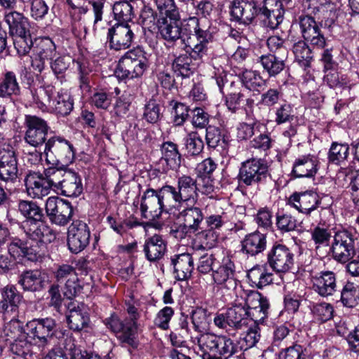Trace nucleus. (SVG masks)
I'll use <instances>...</instances> for the list:
<instances>
[{
    "label": "nucleus",
    "mask_w": 359,
    "mask_h": 359,
    "mask_svg": "<svg viewBox=\"0 0 359 359\" xmlns=\"http://www.w3.org/2000/svg\"><path fill=\"white\" fill-rule=\"evenodd\" d=\"M292 52L297 62L304 67H310L313 60V53L310 47L304 41H299L292 47Z\"/></svg>",
    "instance_id": "nucleus-46"
},
{
    "label": "nucleus",
    "mask_w": 359,
    "mask_h": 359,
    "mask_svg": "<svg viewBox=\"0 0 359 359\" xmlns=\"http://www.w3.org/2000/svg\"><path fill=\"white\" fill-rule=\"evenodd\" d=\"M349 154V147L347 144L333 142L328 152L330 163L339 165L344 162Z\"/></svg>",
    "instance_id": "nucleus-54"
},
{
    "label": "nucleus",
    "mask_w": 359,
    "mask_h": 359,
    "mask_svg": "<svg viewBox=\"0 0 359 359\" xmlns=\"http://www.w3.org/2000/svg\"><path fill=\"white\" fill-rule=\"evenodd\" d=\"M311 236L316 251L322 247H328L330 245L331 233L327 229L316 226L311 231Z\"/></svg>",
    "instance_id": "nucleus-58"
},
{
    "label": "nucleus",
    "mask_w": 359,
    "mask_h": 359,
    "mask_svg": "<svg viewBox=\"0 0 359 359\" xmlns=\"http://www.w3.org/2000/svg\"><path fill=\"white\" fill-rule=\"evenodd\" d=\"M143 116L149 123H156L162 116L159 103L155 100H149L144 106Z\"/></svg>",
    "instance_id": "nucleus-60"
},
{
    "label": "nucleus",
    "mask_w": 359,
    "mask_h": 359,
    "mask_svg": "<svg viewBox=\"0 0 359 359\" xmlns=\"http://www.w3.org/2000/svg\"><path fill=\"white\" fill-rule=\"evenodd\" d=\"M358 238L359 234L348 230L337 231L329 248L332 258L339 263L348 262L356 253Z\"/></svg>",
    "instance_id": "nucleus-5"
},
{
    "label": "nucleus",
    "mask_w": 359,
    "mask_h": 359,
    "mask_svg": "<svg viewBox=\"0 0 359 359\" xmlns=\"http://www.w3.org/2000/svg\"><path fill=\"white\" fill-rule=\"evenodd\" d=\"M53 167L45 169L43 173L29 170L25 177L27 194L33 198H41L53 189Z\"/></svg>",
    "instance_id": "nucleus-8"
},
{
    "label": "nucleus",
    "mask_w": 359,
    "mask_h": 359,
    "mask_svg": "<svg viewBox=\"0 0 359 359\" xmlns=\"http://www.w3.org/2000/svg\"><path fill=\"white\" fill-rule=\"evenodd\" d=\"M140 20L145 28L151 30L157 27V13L149 6H144L142 8Z\"/></svg>",
    "instance_id": "nucleus-62"
},
{
    "label": "nucleus",
    "mask_w": 359,
    "mask_h": 359,
    "mask_svg": "<svg viewBox=\"0 0 359 359\" xmlns=\"http://www.w3.org/2000/svg\"><path fill=\"white\" fill-rule=\"evenodd\" d=\"M321 203L319 196L313 191L294 193L289 198V204L299 212L310 215Z\"/></svg>",
    "instance_id": "nucleus-25"
},
{
    "label": "nucleus",
    "mask_w": 359,
    "mask_h": 359,
    "mask_svg": "<svg viewBox=\"0 0 359 359\" xmlns=\"http://www.w3.org/2000/svg\"><path fill=\"white\" fill-rule=\"evenodd\" d=\"M260 330L259 325L253 324L242 334L238 341L240 350L245 351L255 346L260 339Z\"/></svg>",
    "instance_id": "nucleus-47"
},
{
    "label": "nucleus",
    "mask_w": 359,
    "mask_h": 359,
    "mask_svg": "<svg viewBox=\"0 0 359 359\" xmlns=\"http://www.w3.org/2000/svg\"><path fill=\"white\" fill-rule=\"evenodd\" d=\"M173 315V309L170 306H165L158 312L154 319L155 325L163 330H168L169 328V322Z\"/></svg>",
    "instance_id": "nucleus-64"
},
{
    "label": "nucleus",
    "mask_w": 359,
    "mask_h": 359,
    "mask_svg": "<svg viewBox=\"0 0 359 359\" xmlns=\"http://www.w3.org/2000/svg\"><path fill=\"white\" fill-rule=\"evenodd\" d=\"M67 320L69 329L80 332L87 328L90 323V318L88 312L83 307L69 308V314L67 316Z\"/></svg>",
    "instance_id": "nucleus-36"
},
{
    "label": "nucleus",
    "mask_w": 359,
    "mask_h": 359,
    "mask_svg": "<svg viewBox=\"0 0 359 359\" xmlns=\"http://www.w3.org/2000/svg\"><path fill=\"white\" fill-rule=\"evenodd\" d=\"M43 153L48 163L62 167L72 163L75 156L73 145L60 136L48 138Z\"/></svg>",
    "instance_id": "nucleus-6"
},
{
    "label": "nucleus",
    "mask_w": 359,
    "mask_h": 359,
    "mask_svg": "<svg viewBox=\"0 0 359 359\" xmlns=\"http://www.w3.org/2000/svg\"><path fill=\"white\" fill-rule=\"evenodd\" d=\"M175 207L165 186L154 189H146L141 196L140 210L142 217L150 221H156L163 212L168 213Z\"/></svg>",
    "instance_id": "nucleus-1"
},
{
    "label": "nucleus",
    "mask_w": 359,
    "mask_h": 359,
    "mask_svg": "<svg viewBox=\"0 0 359 359\" xmlns=\"http://www.w3.org/2000/svg\"><path fill=\"white\" fill-rule=\"evenodd\" d=\"M18 211L25 218V220L44 219L43 210L36 202L32 201H20L18 205Z\"/></svg>",
    "instance_id": "nucleus-44"
},
{
    "label": "nucleus",
    "mask_w": 359,
    "mask_h": 359,
    "mask_svg": "<svg viewBox=\"0 0 359 359\" xmlns=\"http://www.w3.org/2000/svg\"><path fill=\"white\" fill-rule=\"evenodd\" d=\"M2 299L0 302V310L4 314L9 313L16 314L22 296L13 286H7L2 290Z\"/></svg>",
    "instance_id": "nucleus-30"
},
{
    "label": "nucleus",
    "mask_w": 359,
    "mask_h": 359,
    "mask_svg": "<svg viewBox=\"0 0 359 359\" xmlns=\"http://www.w3.org/2000/svg\"><path fill=\"white\" fill-rule=\"evenodd\" d=\"M171 263L177 280H186L191 276L194 269V260L190 254L182 253L175 255L171 259Z\"/></svg>",
    "instance_id": "nucleus-31"
},
{
    "label": "nucleus",
    "mask_w": 359,
    "mask_h": 359,
    "mask_svg": "<svg viewBox=\"0 0 359 359\" xmlns=\"http://www.w3.org/2000/svg\"><path fill=\"white\" fill-rule=\"evenodd\" d=\"M312 288L320 296H332L337 290L336 274L331 271H322L312 276Z\"/></svg>",
    "instance_id": "nucleus-24"
},
{
    "label": "nucleus",
    "mask_w": 359,
    "mask_h": 359,
    "mask_svg": "<svg viewBox=\"0 0 359 359\" xmlns=\"http://www.w3.org/2000/svg\"><path fill=\"white\" fill-rule=\"evenodd\" d=\"M166 250V243L158 234L147 238L143 245L145 257L150 262H155L163 258Z\"/></svg>",
    "instance_id": "nucleus-28"
},
{
    "label": "nucleus",
    "mask_w": 359,
    "mask_h": 359,
    "mask_svg": "<svg viewBox=\"0 0 359 359\" xmlns=\"http://www.w3.org/2000/svg\"><path fill=\"white\" fill-rule=\"evenodd\" d=\"M56 322L52 318H34L26 324V334L44 351L50 345L56 328Z\"/></svg>",
    "instance_id": "nucleus-7"
},
{
    "label": "nucleus",
    "mask_w": 359,
    "mask_h": 359,
    "mask_svg": "<svg viewBox=\"0 0 359 359\" xmlns=\"http://www.w3.org/2000/svg\"><path fill=\"white\" fill-rule=\"evenodd\" d=\"M267 46L271 52L277 54L278 56L286 57L287 55V48L285 41L278 36H271L267 39Z\"/></svg>",
    "instance_id": "nucleus-63"
},
{
    "label": "nucleus",
    "mask_w": 359,
    "mask_h": 359,
    "mask_svg": "<svg viewBox=\"0 0 359 359\" xmlns=\"http://www.w3.org/2000/svg\"><path fill=\"white\" fill-rule=\"evenodd\" d=\"M241 243V250L243 253L255 256L266 249V236L264 233L255 231L246 235Z\"/></svg>",
    "instance_id": "nucleus-29"
},
{
    "label": "nucleus",
    "mask_w": 359,
    "mask_h": 359,
    "mask_svg": "<svg viewBox=\"0 0 359 359\" xmlns=\"http://www.w3.org/2000/svg\"><path fill=\"white\" fill-rule=\"evenodd\" d=\"M134 39L133 29L128 23H116L109 28L107 35L109 48L116 51L130 48Z\"/></svg>",
    "instance_id": "nucleus-14"
},
{
    "label": "nucleus",
    "mask_w": 359,
    "mask_h": 359,
    "mask_svg": "<svg viewBox=\"0 0 359 359\" xmlns=\"http://www.w3.org/2000/svg\"><path fill=\"white\" fill-rule=\"evenodd\" d=\"M18 283L24 290L30 292L41 291L46 286L45 278L38 270L24 271L20 275Z\"/></svg>",
    "instance_id": "nucleus-32"
},
{
    "label": "nucleus",
    "mask_w": 359,
    "mask_h": 359,
    "mask_svg": "<svg viewBox=\"0 0 359 359\" xmlns=\"http://www.w3.org/2000/svg\"><path fill=\"white\" fill-rule=\"evenodd\" d=\"M245 96L243 90L238 83L231 81L229 89L225 96V104L229 111L236 112L245 101Z\"/></svg>",
    "instance_id": "nucleus-38"
},
{
    "label": "nucleus",
    "mask_w": 359,
    "mask_h": 359,
    "mask_svg": "<svg viewBox=\"0 0 359 359\" xmlns=\"http://www.w3.org/2000/svg\"><path fill=\"white\" fill-rule=\"evenodd\" d=\"M359 292L353 283H348L341 292V301L347 307H354L358 304Z\"/></svg>",
    "instance_id": "nucleus-57"
},
{
    "label": "nucleus",
    "mask_w": 359,
    "mask_h": 359,
    "mask_svg": "<svg viewBox=\"0 0 359 359\" xmlns=\"http://www.w3.org/2000/svg\"><path fill=\"white\" fill-rule=\"evenodd\" d=\"M67 4L70 6L71 9L69 13L71 17V24L73 29L80 28L83 25L82 21H84L83 15H85L88 9L87 6L78 2L75 4L72 0H67Z\"/></svg>",
    "instance_id": "nucleus-52"
},
{
    "label": "nucleus",
    "mask_w": 359,
    "mask_h": 359,
    "mask_svg": "<svg viewBox=\"0 0 359 359\" xmlns=\"http://www.w3.org/2000/svg\"><path fill=\"white\" fill-rule=\"evenodd\" d=\"M284 58L275 54H268L260 56L259 62L264 71L271 77L276 76L284 69L285 66Z\"/></svg>",
    "instance_id": "nucleus-39"
},
{
    "label": "nucleus",
    "mask_w": 359,
    "mask_h": 359,
    "mask_svg": "<svg viewBox=\"0 0 359 359\" xmlns=\"http://www.w3.org/2000/svg\"><path fill=\"white\" fill-rule=\"evenodd\" d=\"M53 94V87L47 86L40 87L33 93V98L37 107L44 111L47 109V104L51 102V97Z\"/></svg>",
    "instance_id": "nucleus-55"
},
{
    "label": "nucleus",
    "mask_w": 359,
    "mask_h": 359,
    "mask_svg": "<svg viewBox=\"0 0 359 359\" xmlns=\"http://www.w3.org/2000/svg\"><path fill=\"white\" fill-rule=\"evenodd\" d=\"M46 212L52 224L63 226L71 220L73 208L67 201L49 197L46 203Z\"/></svg>",
    "instance_id": "nucleus-15"
},
{
    "label": "nucleus",
    "mask_w": 359,
    "mask_h": 359,
    "mask_svg": "<svg viewBox=\"0 0 359 359\" xmlns=\"http://www.w3.org/2000/svg\"><path fill=\"white\" fill-rule=\"evenodd\" d=\"M4 20L9 27V33L14 36L24 34L29 31L28 18L18 11H10L5 14Z\"/></svg>",
    "instance_id": "nucleus-33"
},
{
    "label": "nucleus",
    "mask_w": 359,
    "mask_h": 359,
    "mask_svg": "<svg viewBox=\"0 0 359 359\" xmlns=\"http://www.w3.org/2000/svg\"><path fill=\"white\" fill-rule=\"evenodd\" d=\"M90 231L84 222L76 219L68 228L67 245L69 250L74 254L83 251L89 244Z\"/></svg>",
    "instance_id": "nucleus-16"
},
{
    "label": "nucleus",
    "mask_w": 359,
    "mask_h": 359,
    "mask_svg": "<svg viewBox=\"0 0 359 359\" xmlns=\"http://www.w3.org/2000/svg\"><path fill=\"white\" fill-rule=\"evenodd\" d=\"M14 36L13 43L18 54L25 55L28 53L33 45L30 32L28 31L27 33L24 34H16Z\"/></svg>",
    "instance_id": "nucleus-61"
},
{
    "label": "nucleus",
    "mask_w": 359,
    "mask_h": 359,
    "mask_svg": "<svg viewBox=\"0 0 359 359\" xmlns=\"http://www.w3.org/2000/svg\"><path fill=\"white\" fill-rule=\"evenodd\" d=\"M8 251L14 259L25 257L29 261L36 262L41 257L38 245H32L29 241L14 238L8 246Z\"/></svg>",
    "instance_id": "nucleus-26"
},
{
    "label": "nucleus",
    "mask_w": 359,
    "mask_h": 359,
    "mask_svg": "<svg viewBox=\"0 0 359 359\" xmlns=\"http://www.w3.org/2000/svg\"><path fill=\"white\" fill-rule=\"evenodd\" d=\"M165 186L175 206L183 202L196 201V180L189 175H183L179 177L177 188L171 185Z\"/></svg>",
    "instance_id": "nucleus-12"
},
{
    "label": "nucleus",
    "mask_w": 359,
    "mask_h": 359,
    "mask_svg": "<svg viewBox=\"0 0 359 359\" xmlns=\"http://www.w3.org/2000/svg\"><path fill=\"white\" fill-rule=\"evenodd\" d=\"M161 161H164L167 170H176L182 163V156L179 152L177 145L172 142H165L161 146Z\"/></svg>",
    "instance_id": "nucleus-37"
},
{
    "label": "nucleus",
    "mask_w": 359,
    "mask_h": 359,
    "mask_svg": "<svg viewBox=\"0 0 359 359\" xmlns=\"http://www.w3.org/2000/svg\"><path fill=\"white\" fill-rule=\"evenodd\" d=\"M149 67L147 53L140 47L128 52L119 60L116 74L121 79L141 76Z\"/></svg>",
    "instance_id": "nucleus-2"
},
{
    "label": "nucleus",
    "mask_w": 359,
    "mask_h": 359,
    "mask_svg": "<svg viewBox=\"0 0 359 359\" xmlns=\"http://www.w3.org/2000/svg\"><path fill=\"white\" fill-rule=\"evenodd\" d=\"M267 262L277 273H286L293 266L294 254L284 245H274L268 252Z\"/></svg>",
    "instance_id": "nucleus-18"
},
{
    "label": "nucleus",
    "mask_w": 359,
    "mask_h": 359,
    "mask_svg": "<svg viewBox=\"0 0 359 359\" xmlns=\"http://www.w3.org/2000/svg\"><path fill=\"white\" fill-rule=\"evenodd\" d=\"M299 25L301 33L305 41H309L312 45L318 48H323L325 45V38L322 33L318 23L309 15L300 16Z\"/></svg>",
    "instance_id": "nucleus-22"
},
{
    "label": "nucleus",
    "mask_w": 359,
    "mask_h": 359,
    "mask_svg": "<svg viewBox=\"0 0 359 359\" xmlns=\"http://www.w3.org/2000/svg\"><path fill=\"white\" fill-rule=\"evenodd\" d=\"M238 343L225 335H220L217 353L221 358L228 359L240 351Z\"/></svg>",
    "instance_id": "nucleus-50"
},
{
    "label": "nucleus",
    "mask_w": 359,
    "mask_h": 359,
    "mask_svg": "<svg viewBox=\"0 0 359 359\" xmlns=\"http://www.w3.org/2000/svg\"><path fill=\"white\" fill-rule=\"evenodd\" d=\"M268 165L262 158H250L241 163L238 175L240 184L252 186L265 181L269 176Z\"/></svg>",
    "instance_id": "nucleus-10"
},
{
    "label": "nucleus",
    "mask_w": 359,
    "mask_h": 359,
    "mask_svg": "<svg viewBox=\"0 0 359 359\" xmlns=\"http://www.w3.org/2000/svg\"><path fill=\"white\" fill-rule=\"evenodd\" d=\"M157 28L161 38L167 42H174L180 46L184 44V39L181 36L180 15L177 18L159 17L157 20Z\"/></svg>",
    "instance_id": "nucleus-21"
},
{
    "label": "nucleus",
    "mask_w": 359,
    "mask_h": 359,
    "mask_svg": "<svg viewBox=\"0 0 359 359\" xmlns=\"http://www.w3.org/2000/svg\"><path fill=\"white\" fill-rule=\"evenodd\" d=\"M20 93V88L15 74L11 71L6 72L0 80V97L8 98Z\"/></svg>",
    "instance_id": "nucleus-40"
},
{
    "label": "nucleus",
    "mask_w": 359,
    "mask_h": 359,
    "mask_svg": "<svg viewBox=\"0 0 359 359\" xmlns=\"http://www.w3.org/2000/svg\"><path fill=\"white\" fill-rule=\"evenodd\" d=\"M258 16L263 25L271 29L278 27L283 19V3L278 0H264Z\"/></svg>",
    "instance_id": "nucleus-20"
},
{
    "label": "nucleus",
    "mask_w": 359,
    "mask_h": 359,
    "mask_svg": "<svg viewBox=\"0 0 359 359\" xmlns=\"http://www.w3.org/2000/svg\"><path fill=\"white\" fill-rule=\"evenodd\" d=\"M26 131L25 142L34 148L46 144L48 130L50 129L47 121L35 115H26L25 118Z\"/></svg>",
    "instance_id": "nucleus-11"
},
{
    "label": "nucleus",
    "mask_w": 359,
    "mask_h": 359,
    "mask_svg": "<svg viewBox=\"0 0 359 359\" xmlns=\"http://www.w3.org/2000/svg\"><path fill=\"white\" fill-rule=\"evenodd\" d=\"M174 56L175 59L172 62V70L178 76L184 78L189 77L194 71L192 57L187 53L178 56L174 55Z\"/></svg>",
    "instance_id": "nucleus-41"
},
{
    "label": "nucleus",
    "mask_w": 359,
    "mask_h": 359,
    "mask_svg": "<svg viewBox=\"0 0 359 359\" xmlns=\"http://www.w3.org/2000/svg\"><path fill=\"white\" fill-rule=\"evenodd\" d=\"M135 2H129L120 0L114 3L113 6V13L117 23H128L131 21L134 16L133 4Z\"/></svg>",
    "instance_id": "nucleus-45"
},
{
    "label": "nucleus",
    "mask_w": 359,
    "mask_h": 359,
    "mask_svg": "<svg viewBox=\"0 0 359 359\" xmlns=\"http://www.w3.org/2000/svg\"><path fill=\"white\" fill-rule=\"evenodd\" d=\"M212 276L214 282L217 285H224L228 289L236 285V266L229 257H224L221 262L218 261Z\"/></svg>",
    "instance_id": "nucleus-23"
},
{
    "label": "nucleus",
    "mask_w": 359,
    "mask_h": 359,
    "mask_svg": "<svg viewBox=\"0 0 359 359\" xmlns=\"http://www.w3.org/2000/svg\"><path fill=\"white\" fill-rule=\"evenodd\" d=\"M18 159L10 144L0 146V179L5 182H15L18 178Z\"/></svg>",
    "instance_id": "nucleus-19"
},
{
    "label": "nucleus",
    "mask_w": 359,
    "mask_h": 359,
    "mask_svg": "<svg viewBox=\"0 0 359 359\" xmlns=\"http://www.w3.org/2000/svg\"><path fill=\"white\" fill-rule=\"evenodd\" d=\"M247 316V309L242 305H235L228 309L226 312V318L229 320V326L236 328H241L245 323Z\"/></svg>",
    "instance_id": "nucleus-48"
},
{
    "label": "nucleus",
    "mask_w": 359,
    "mask_h": 359,
    "mask_svg": "<svg viewBox=\"0 0 359 359\" xmlns=\"http://www.w3.org/2000/svg\"><path fill=\"white\" fill-rule=\"evenodd\" d=\"M178 219L182 222L180 225L182 231L185 234L192 233L198 230L203 214L199 208H187L180 212Z\"/></svg>",
    "instance_id": "nucleus-27"
},
{
    "label": "nucleus",
    "mask_w": 359,
    "mask_h": 359,
    "mask_svg": "<svg viewBox=\"0 0 359 359\" xmlns=\"http://www.w3.org/2000/svg\"><path fill=\"white\" fill-rule=\"evenodd\" d=\"M104 324L116 334L121 343L133 348L137 347L135 320L130 319L121 321L116 315L112 314L109 318L105 319Z\"/></svg>",
    "instance_id": "nucleus-13"
},
{
    "label": "nucleus",
    "mask_w": 359,
    "mask_h": 359,
    "mask_svg": "<svg viewBox=\"0 0 359 359\" xmlns=\"http://www.w3.org/2000/svg\"><path fill=\"white\" fill-rule=\"evenodd\" d=\"M260 8L261 5L257 0H233L230 5V14L236 22L248 25L258 16Z\"/></svg>",
    "instance_id": "nucleus-17"
},
{
    "label": "nucleus",
    "mask_w": 359,
    "mask_h": 359,
    "mask_svg": "<svg viewBox=\"0 0 359 359\" xmlns=\"http://www.w3.org/2000/svg\"><path fill=\"white\" fill-rule=\"evenodd\" d=\"M187 25L193 29L197 39L196 43L182 44V49L194 60L201 59L205 55L207 45L212 40V35L209 31L210 26L206 20H198L196 17L189 18Z\"/></svg>",
    "instance_id": "nucleus-3"
},
{
    "label": "nucleus",
    "mask_w": 359,
    "mask_h": 359,
    "mask_svg": "<svg viewBox=\"0 0 359 359\" xmlns=\"http://www.w3.org/2000/svg\"><path fill=\"white\" fill-rule=\"evenodd\" d=\"M20 228L25 234L27 241H29L32 245H37L40 250L41 245L51 243L57 238L56 232L44 219L23 220Z\"/></svg>",
    "instance_id": "nucleus-9"
},
{
    "label": "nucleus",
    "mask_w": 359,
    "mask_h": 359,
    "mask_svg": "<svg viewBox=\"0 0 359 359\" xmlns=\"http://www.w3.org/2000/svg\"><path fill=\"white\" fill-rule=\"evenodd\" d=\"M216 241L217 236L213 231L204 230L196 234L193 248L196 250L211 249Z\"/></svg>",
    "instance_id": "nucleus-49"
},
{
    "label": "nucleus",
    "mask_w": 359,
    "mask_h": 359,
    "mask_svg": "<svg viewBox=\"0 0 359 359\" xmlns=\"http://www.w3.org/2000/svg\"><path fill=\"white\" fill-rule=\"evenodd\" d=\"M53 189L67 197H78L83 190L80 175L64 167H53Z\"/></svg>",
    "instance_id": "nucleus-4"
},
{
    "label": "nucleus",
    "mask_w": 359,
    "mask_h": 359,
    "mask_svg": "<svg viewBox=\"0 0 359 359\" xmlns=\"http://www.w3.org/2000/svg\"><path fill=\"white\" fill-rule=\"evenodd\" d=\"M219 337L220 335L217 336L211 333L201 334L198 338V346L204 353H208V351L217 353Z\"/></svg>",
    "instance_id": "nucleus-59"
},
{
    "label": "nucleus",
    "mask_w": 359,
    "mask_h": 359,
    "mask_svg": "<svg viewBox=\"0 0 359 359\" xmlns=\"http://www.w3.org/2000/svg\"><path fill=\"white\" fill-rule=\"evenodd\" d=\"M241 80L245 88L250 90H259V88L264 86L266 83L259 73L252 70L243 72Z\"/></svg>",
    "instance_id": "nucleus-51"
},
{
    "label": "nucleus",
    "mask_w": 359,
    "mask_h": 359,
    "mask_svg": "<svg viewBox=\"0 0 359 359\" xmlns=\"http://www.w3.org/2000/svg\"><path fill=\"white\" fill-rule=\"evenodd\" d=\"M52 107L57 115L65 116L73 110L74 100L67 90H61L57 93L55 100L53 101Z\"/></svg>",
    "instance_id": "nucleus-42"
},
{
    "label": "nucleus",
    "mask_w": 359,
    "mask_h": 359,
    "mask_svg": "<svg viewBox=\"0 0 359 359\" xmlns=\"http://www.w3.org/2000/svg\"><path fill=\"white\" fill-rule=\"evenodd\" d=\"M205 140L208 147L225 149L227 147V140L224 133L218 127L209 126L206 128Z\"/></svg>",
    "instance_id": "nucleus-43"
},
{
    "label": "nucleus",
    "mask_w": 359,
    "mask_h": 359,
    "mask_svg": "<svg viewBox=\"0 0 359 359\" xmlns=\"http://www.w3.org/2000/svg\"><path fill=\"white\" fill-rule=\"evenodd\" d=\"M185 147L190 156H198L203 151L204 143L197 132L188 133L185 138Z\"/></svg>",
    "instance_id": "nucleus-56"
},
{
    "label": "nucleus",
    "mask_w": 359,
    "mask_h": 359,
    "mask_svg": "<svg viewBox=\"0 0 359 359\" xmlns=\"http://www.w3.org/2000/svg\"><path fill=\"white\" fill-rule=\"evenodd\" d=\"M317 172V161L311 155H305L297 158L292 168L296 177H310Z\"/></svg>",
    "instance_id": "nucleus-34"
},
{
    "label": "nucleus",
    "mask_w": 359,
    "mask_h": 359,
    "mask_svg": "<svg viewBox=\"0 0 359 359\" xmlns=\"http://www.w3.org/2000/svg\"><path fill=\"white\" fill-rule=\"evenodd\" d=\"M10 350L13 354L23 359H34V357L37 358L40 353L43 351L36 343L32 344L26 339L15 340L11 344Z\"/></svg>",
    "instance_id": "nucleus-35"
},
{
    "label": "nucleus",
    "mask_w": 359,
    "mask_h": 359,
    "mask_svg": "<svg viewBox=\"0 0 359 359\" xmlns=\"http://www.w3.org/2000/svg\"><path fill=\"white\" fill-rule=\"evenodd\" d=\"M34 53L46 62H49L56 55L55 45L49 38L41 39L34 48Z\"/></svg>",
    "instance_id": "nucleus-53"
}]
</instances>
